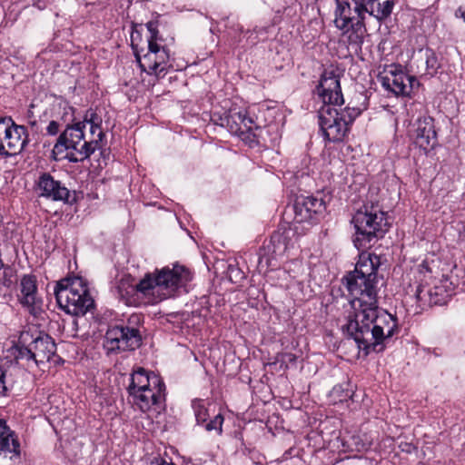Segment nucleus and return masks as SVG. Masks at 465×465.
<instances>
[{"label":"nucleus","mask_w":465,"mask_h":465,"mask_svg":"<svg viewBox=\"0 0 465 465\" xmlns=\"http://www.w3.org/2000/svg\"><path fill=\"white\" fill-rule=\"evenodd\" d=\"M379 265V256L362 252L359 255L355 270L344 278L352 297L350 302L352 312L342 330L366 353L371 350L381 351L382 347H377L392 337L397 328L396 319L378 306Z\"/></svg>","instance_id":"obj_1"},{"label":"nucleus","mask_w":465,"mask_h":465,"mask_svg":"<svg viewBox=\"0 0 465 465\" xmlns=\"http://www.w3.org/2000/svg\"><path fill=\"white\" fill-rule=\"evenodd\" d=\"M323 105L318 111L321 132L329 142H341L349 132L350 125L360 114L357 108L345 107L338 111L334 106L343 104L338 75L324 72L317 88Z\"/></svg>","instance_id":"obj_2"},{"label":"nucleus","mask_w":465,"mask_h":465,"mask_svg":"<svg viewBox=\"0 0 465 465\" xmlns=\"http://www.w3.org/2000/svg\"><path fill=\"white\" fill-rule=\"evenodd\" d=\"M192 279L191 272L181 265L164 267L155 274H146L139 283L128 285L122 282L118 291L128 305L157 303L174 295L175 292Z\"/></svg>","instance_id":"obj_3"},{"label":"nucleus","mask_w":465,"mask_h":465,"mask_svg":"<svg viewBox=\"0 0 465 465\" xmlns=\"http://www.w3.org/2000/svg\"><path fill=\"white\" fill-rule=\"evenodd\" d=\"M126 388L129 402L143 412L161 407L165 401V385L154 373L138 368L130 376Z\"/></svg>","instance_id":"obj_4"},{"label":"nucleus","mask_w":465,"mask_h":465,"mask_svg":"<svg viewBox=\"0 0 465 465\" xmlns=\"http://www.w3.org/2000/svg\"><path fill=\"white\" fill-rule=\"evenodd\" d=\"M16 359L25 360L27 367L41 366L47 362L56 364L60 360L56 355V345L52 337L40 331H23L16 345Z\"/></svg>","instance_id":"obj_5"},{"label":"nucleus","mask_w":465,"mask_h":465,"mask_svg":"<svg viewBox=\"0 0 465 465\" xmlns=\"http://www.w3.org/2000/svg\"><path fill=\"white\" fill-rule=\"evenodd\" d=\"M54 294L60 309L67 314L84 315L94 306L87 282L82 277L62 279L54 287Z\"/></svg>","instance_id":"obj_6"},{"label":"nucleus","mask_w":465,"mask_h":465,"mask_svg":"<svg viewBox=\"0 0 465 465\" xmlns=\"http://www.w3.org/2000/svg\"><path fill=\"white\" fill-rule=\"evenodd\" d=\"M355 228L353 242L358 250L371 247V242L379 234H383L389 227L384 212L377 205H365L352 217Z\"/></svg>","instance_id":"obj_7"},{"label":"nucleus","mask_w":465,"mask_h":465,"mask_svg":"<svg viewBox=\"0 0 465 465\" xmlns=\"http://www.w3.org/2000/svg\"><path fill=\"white\" fill-rule=\"evenodd\" d=\"M334 25L352 42L360 40L365 32L367 8L365 0H335Z\"/></svg>","instance_id":"obj_8"},{"label":"nucleus","mask_w":465,"mask_h":465,"mask_svg":"<svg viewBox=\"0 0 465 465\" xmlns=\"http://www.w3.org/2000/svg\"><path fill=\"white\" fill-rule=\"evenodd\" d=\"M146 27L149 31L147 53L141 57L134 42L132 43V46L140 68L149 74L161 77L165 74L169 54L164 46H161L158 44L159 38L156 23L150 21L146 24Z\"/></svg>","instance_id":"obj_9"},{"label":"nucleus","mask_w":465,"mask_h":465,"mask_svg":"<svg viewBox=\"0 0 465 465\" xmlns=\"http://www.w3.org/2000/svg\"><path fill=\"white\" fill-rule=\"evenodd\" d=\"M28 143L26 127L15 124L11 117L0 118V156L19 154Z\"/></svg>","instance_id":"obj_10"},{"label":"nucleus","mask_w":465,"mask_h":465,"mask_svg":"<svg viewBox=\"0 0 465 465\" xmlns=\"http://www.w3.org/2000/svg\"><path fill=\"white\" fill-rule=\"evenodd\" d=\"M322 208V202L313 196H297L292 207V232L297 235L306 233L312 225L314 216Z\"/></svg>","instance_id":"obj_11"},{"label":"nucleus","mask_w":465,"mask_h":465,"mask_svg":"<svg viewBox=\"0 0 465 465\" xmlns=\"http://www.w3.org/2000/svg\"><path fill=\"white\" fill-rule=\"evenodd\" d=\"M84 124L78 122L73 125H68L65 130L59 135L54 146V153H62L63 150L70 151L66 158L71 163L83 162L86 158L80 159V153L84 147Z\"/></svg>","instance_id":"obj_12"},{"label":"nucleus","mask_w":465,"mask_h":465,"mask_svg":"<svg viewBox=\"0 0 465 465\" xmlns=\"http://www.w3.org/2000/svg\"><path fill=\"white\" fill-rule=\"evenodd\" d=\"M140 332L135 328L114 326L105 334L104 346L109 351L134 350L141 344Z\"/></svg>","instance_id":"obj_13"},{"label":"nucleus","mask_w":465,"mask_h":465,"mask_svg":"<svg viewBox=\"0 0 465 465\" xmlns=\"http://www.w3.org/2000/svg\"><path fill=\"white\" fill-rule=\"evenodd\" d=\"M17 299L20 304L34 316L43 311V300L38 293L37 280L35 275L25 274L20 279Z\"/></svg>","instance_id":"obj_14"},{"label":"nucleus","mask_w":465,"mask_h":465,"mask_svg":"<svg viewBox=\"0 0 465 465\" xmlns=\"http://www.w3.org/2000/svg\"><path fill=\"white\" fill-rule=\"evenodd\" d=\"M82 123L84 124V129L87 126L89 127V140L84 141V147L82 148V153H80V159L89 158L95 150L99 149V143L104 136V133L102 129V117L94 111H87Z\"/></svg>","instance_id":"obj_15"},{"label":"nucleus","mask_w":465,"mask_h":465,"mask_svg":"<svg viewBox=\"0 0 465 465\" xmlns=\"http://www.w3.org/2000/svg\"><path fill=\"white\" fill-rule=\"evenodd\" d=\"M381 85L395 95H409L414 84H418L413 76L402 71L390 70L381 77Z\"/></svg>","instance_id":"obj_16"},{"label":"nucleus","mask_w":465,"mask_h":465,"mask_svg":"<svg viewBox=\"0 0 465 465\" xmlns=\"http://www.w3.org/2000/svg\"><path fill=\"white\" fill-rule=\"evenodd\" d=\"M39 195L53 201L69 202L70 192L59 181L47 173H43L37 182Z\"/></svg>","instance_id":"obj_17"},{"label":"nucleus","mask_w":465,"mask_h":465,"mask_svg":"<svg viewBox=\"0 0 465 465\" xmlns=\"http://www.w3.org/2000/svg\"><path fill=\"white\" fill-rule=\"evenodd\" d=\"M448 283V279H444L434 283L432 287L419 286L416 297L419 301L428 302L430 305H442L450 296Z\"/></svg>","instance_id":"obj_18"},{"label":"nucleus","mask_w":465,"mask_h":465,"mask_svg":"<svg viewBox=\"0 0 465 465\" xmlns=\"http://www.w3.org/2000/svg\"><path fill=\"white\" fill-rule=\"evenodd\" d=\"M415 143L424 150L433 148L437 143L434 121L430 116L420 117L417 121Z\"/></svg>","instance_id":"obj_19"},{"label":"nucleus","mask_w":465,"mask_h":465,"mask_svg":"<svg viewBox=\"0 0 465 465\" xmlns=\"http://www.w3.org/2000/svg\"><path fill=\"white\" fill-rule=\"evenodd\" d=\"M0 454L10 459L20 456L19 441L4 420H0Z\"/></svg>","instance_id":"obj_20"},{"label":"nucleus","mask_w":465,"mask_h":465,"mask_svg":"<svg viewBox=\"0 0 465 465\" xmlns=\"http://www.w3.org/2000/svg\"><path fill=\"white\" fill-rule=\"evenodd\" d=\"M192 406L198 424L205 423L204 427L206 430H216L221 434L223 423V417L221 414L215 415L213 420L207 422L209 418V410L205 407L203 401L194 400L193 401Z\"/></svg>","instance_id":"obj_21"},{"label":"nucleus","mask_w":465,"mask_h":465,"mask_svg":"<svg viewBox=\"0 0 465 465\" xmlns=\"http://www.w3.org/2000/svg\"><path fill=\"white\" fill-rule=\"evenodd\" d=\"M365 5L367 15L375 18L381 23L391 15L395 0H365Z\"/></svg>","instance_id":"obj_22"},{"label":"nucleus","mask_w":465,"mask_h":465,"mask_svg":"<svg viewBox=\"0 0 465 465\" xmlns=\"http://www.w3.org/2000/svg\"><path fill=\"white\" fill-rule=\"evenodd\" d=\"M231 120L235 124H242L245 128H250V126L248 125L249 124H252V121L251 118L247 117L245 115L244 113L242 112H238V113H234V114H230L227 117H226V122H227V124H230V122Z\"/></svg>","instance_id":"obj_23"},{"label":"nucleus","mask_w":465,"mask_h":465,"mask_svg":"<svg viewBox=\"0 0 465 465\" xmlns=\"http://www.w3.org/2000/svg\"><path fill=\"white\" fill-rule=\"evenodd\" d=\"M424 55L427 73L432 75L434 73H436L438 68L437 56L431 50H426Z\"/></svg>","instance_id":"obj_24"},{"label":"nucleus","mask_w":465,"mask_h":465,"mask_svg":"<svg viewBox=\"0 0 465 465\" xmlns=\"http://www.w3.org/2000/svg\"><path fill=\"white\" fill-rule=\"evenodd\" d=\"M418 272L420 275L423 276L420 280L424 281L428 276L431 278L432 269L430 267L429 262L424 261L418 266Z\"/></svg>","instance_id":"obj_25"},{"label":"nucleus","mask_w":465,"mask_h":465,"mask_svg":"<svg viewBox=\"0 0 465 465\" xmlns=\"http://www.w3.org/2000/svg\"><path fill=\"white\" fill-rule=\"evenodd\" d=\"M59 130L60 124L56 121H51L46 126V132L49 135H56Z\"/></svg>","instance_id":"obj_26"},{"label":"nucleus","mask_w":465,"mask_h":465,"mask_svg":"<svg viewBox=\"0 0 465 465\" xmlns=\"http://www.w3.org/2000/svg\"><path fill=\"white\" fill-rule=\"evenodd\" d=\"M5 370L0 366V397L4 396L6 391V386L5 383Z\"/></svg>","instance_id":"obj_27"},{"label":"nucleus","mask_w":465,"mask_h":465,"mask_svg":"<svg viewBox=\"0 0 465 465\" xmlns=\"http://www.w3.org/2000/svg\"><path fill=\"white\" fill-rule=\"evenodd\" d=\"M29 124L32 128V130L35 133H38L42 130V127L40 126L39 123L37 120L34 119V120H29Z\"/></svg>","instance_id":"obj_28"},{"label":"nucleus","mask_w":465,"mask_h":465,"mask_svg":"<svg viewBox=\"0 0 465 465\" xmlns=\"http://www.w3.org/2000/svg\"><path fill=\"white\" fill-rule=\"evenodd\" d=\"M353 440H355V444H356V450L361 451V450H367L368 449V445L365 444V443H361V444H358L356 442V439L354 438Z\"/></svg>","instance_id":"obj_29"},{"label":"nucleus","mask_w":465,"mask_h":465,"mask_svg":"<svg viewBox=\"0 0 465 465\" xmlns=\"http://www.w3.org/2000/svg\"><path fill=\"white\" fill-rule=\"evenodd\" d=\"M298 285H299V286H301V290H300V291H301V292H302V296H301L300 298H301V299H305V298H307V297H306V296H307V293H304V292H303V286H302V284L301 282H299V283H298ZM310 296H311V294L309 293V294H308V297H310Z\"/></svg>","instance_id":"obj_30"},{"label":"nucleus","mask_w":465,"mask_h":465,"mask_svg":"<svg viewBox=\"0 0 465 465\" xmlns=\"http://www.w3.org/2000/svg\"><path fill=\"white\" fill-rule=\"evenodd\" d=\"M157 465H174L173 462H167L165 460H162L160 463H158Z\"/></svg>","instance_id":"obj_31"}]
</instances>
